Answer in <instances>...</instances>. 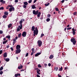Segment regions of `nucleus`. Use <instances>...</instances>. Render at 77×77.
<instances>
[{
    "label": "nucleus",
    "mask_w": 77,
    "mask_h": 77,
    "mask_svg": "<svg viewBox=\"0 0 77 77\" xmlns=\"http://www.w3.org/2000/svg\"><path fill=\"white\" fill-rule=\"evenodd\" d=\"M32 13L34 15H37V17H40L41 13V12H39V10H37L36 11H35V10H33Z\"/></svg>",
    "instance_id": "nucleus-1"
},
{
    "label": "nucleus",
    "mask_w": 77,
    "mask_h": 77,
    "mask_svg": "<svg viewBox=\"0 0 77 77\" xmlns=\"http://www.w3.org/2000/svg\"><path fill=\"white\" fill-rule=\"evenodd\" d=\"M71 41L73 43L74 45H75V44H76V40H75V38H72L71 39Z\"/></svg>",
    "instance_id": "nucleus-2"
},
{
    "label": "nucleus",
    "mask_w": 77,
    "mask_h": 77,
    "mask_svg": "<svg viewBox=\"0 0 77 77\" xmlns=\"http://www.w3.org/2000/svg\"><path fill=\"white\" fill-rule=\"evenodd\" d=\"M24 5H23V8H25L27 9V6L28 5V3L26 2H23Z\"/></svg>",
    "instance_id": "nucleus-3"
},
{
    "label": "nucleus",
    "mask_w": 77,
    "mask_h": 77,
    "mask_svg": "<svg viewBox=\"0 0 77 77\" xmlns=\"http://www.w3.org/2000/svg\"><path fill=\"white\" fill-rule=\"evenodd\" d=\"M39 47H41L42 45V42L41 40H38L37 42Z\"/></svg>",
    "instance_id": "nucleus-4"
},
{
    "label": "nucleus",
    "mask_w": 77,
    "mask_h": 77,
    "mask_svg": "<svg viewBox=\"0 0 77 77\" xmlns=\"http://www.w3.org/2000/svg\"><path fill=\"white\" fill-rule=\"evenodd\" d=\"M21 52V49H17L16 50L15 54H17Z\"/></svg>",
    "instance_id": "nucleus-5"
},
{
    "label": "nucleus",
    "mask_w": 77,
    "mask_h": 77,
    "mask_svg": "<svg viewBox=\"0 0 77 77\" xmlns=\"http://www.w3.org/2000/svg\"><path fill=\"white\" fill-rule=\"evenodd\" d=\"M26 35H27L26 32L24 31L22 34V36L23 37H26Z\"/></svg>",
    "instance_id": "nucleus-6"
},
{
    "label": "nucleus",
    "mask_w": 77,
    "mask_h": 77,
    "mask_svg": "<svg viewBox=\"0 0 77 77\" xmlns=\"http://www.w3.org/2000/svg\"><path fill=\"white\" fill-rule=\"evenodd\" d=\"M14 9H15V8H14V7L10 8L9 9V11H10V12H12V11H14Z\"/></svg>",
    "instance_id": "nucleus-7"
},
{
    "label": "nucleus",
    "mask_w": 77,
    "mask_h": 77,
    "mask_svg": "<svg viewBox=\"0 0 77 77\" xmlns=\"http://www.w3.org/2000/svg\"><path fill=\"white\" fill-rule=\"evenodd\" d=\"M16 49L17 50H20V48H21V46L19 45H17L16 46Z\"/></svg>",
    "instance_id": "nucleus-8"
},
{
    "label": "nucleus",
    "mask_w": 77,
    "mask_h": 77,
    "mask_svg": "<svg viewBox=\"0 0 77 77\" xmlns=\"http://www.w3.org/2000/svg\"><path fill=\"white\" fill-rule=\"evenodd\" d=\"M33 33L34 34H35L36 35H38V31L34 30L33 32Z\"/></svg>",
    "instance_id": "nucleus-9"
},
{
    "label": "nucleus",
    "mask_w": 77,
    "mask_h": 77,
    "mask_svg": "<svg viewBox=\"0 0 77 77\" xmlns=\"http://www.w3.org/2000/svg\"><path fill=\"white\" fill-rule=\"evenodd\" d=\"M23 65H22L21 64H20V66L18 67V69H22V68H23Z\"/></svg>",
    "instance_id": "nucleus-10"
},
{
    "label": "nucleus",
    "mask_w": 77,
    "mask_h": 77,
    "mask_svg": "<svg viewBox=\"0 0 77 77\" xmlns=\"http://www.w3.org/2000/svg\"><path fill=\"white\" fill-rule=\"evenodd\" d=\"M41 54V53L40 52V53H38L35 54V57H37V56H38L39 55H40Z\"/></svg>",
    "instance_id": "nucleus-11"
},
{
    "label": "nucleus",
    "mask_w": 77,
    "mask_h": 77,
    "mask_svg": "<svg viewBox=\"0 0 77 77\" xmlns=\"http://www.w3.org/2000/svg\"><path fill=\"white\" fill-rule=\"evenodd\" d=\"M21 75L20 74H19V73H17V74H15L14 76L16 77H18V76L19 77H20V76Z\"/></svg>",
    "instance_id": "nucleus-12"
},
{
    "label": "nucleus",
    "mask_w": 77,
    "mask_h": 77,
    "mask_svg": "<svg viewBox=\"0 0 77 77\" xmlns=\"http://www.w3.org/2000/svg\"><path fill=\"white\" fill-rule=\"evenodd\" d=\"M3 56L4 57H7V53L6 52L4 53L3 54Z\"/></svg>",
    "instance_id": "nucleus-13"
},
{
    "label": "nucleus",
    "mask_w": 77,
    "mask_h": 77,
    "mask_svg": "<svg viewBox=\"0 0 77 77\" xmlns=\"http://www.w3.org/2000/svg\"><path fill=\"white\" fill-rule=\"evenodd\" d=\"M54 57V56L53 55H51L49 57V59H53Z\"/></svg>",
    "instance_id": "nucleus-14"
},
{
    "label": "nucleus",
    "mask_w": 77,
    "mask_h": 77,
    "mask_svg": "<svg viewBox=\"0 0 77 77\" xmlns=\"http://www.w3.org/2000/svg\"><path fill=\"white\" fill-rule=\"evenodd\" d=\"M32 9H36V7L35 6V5H33L32 6Z\"/></svg>",
    "instance_id": "nucleus-15"
},
{
    "label": "nucleus",
    "mask_w": 77,
    "mask_h": 77,
    "mask_svg": "<svg viewBox=\"0 0 77 77\" xmlns=\"http://www.w3.org/2000/svg\"><path fill=\"white\" fill-rule=\"evenodd\" d=\"M18 27L20 28V29H21L23 28V25L22 24H20V26H18Z\"/></svg>",
    "instance_id": "nucleus-16"
},
{
    "label": "nucleus",
    "mask_w": 77,
    "mask_h": 77,
    "mask_svg": "<svg viewBox=\"0 0 77 77\" xmlns=\"http://www.w3.org/2000/svg\"><path fill=\"white\" fill-rule=\"evenodd\" d=\"M35 29V27L34 26H32V31H34V30Z\"/></svg>",
    "instance_id": "nucleus-17"
},
{
    "label": "nucleus",
    "mask_w": 77,
    "mask_h": 77,
    "mask_svg": "<svg viewBox=\"0 0 77 77\" xmlns=\"http://www.w3.org/2000/svg\"><path fill=\"white\" fill-rule=\"evenodd\" d=\"M4 14L5 15H8V12H7V11H5L4 12Z\"/></svg>",
    "instance_id": "nucleus-18"
},
{
    "label": "nucleus",
    "mask_w": 77,
    "mask_h": 77,
    "mask_svg": "<svg viewBox=\"0 0 77 77\" xmlns=\"http://www.w3.org/2000/svg\"><path fill=\"white\" fill-rule=\"evenodd\" d=\"M12 26V24L10 23L8 26V28H11V27Z\"/></svg>",
    "instance_id": "nucleus-19"
},
{
    "label": "nucleus",
    "mask_w": 77,
    "mask_h": 77,
    "mask_svg": "<svg viewBox=\"0 0 77 77\" xmlns=\"http://www.w3.org/2000/svg\"><path fill=\"white\" fill-rule=\"evenodd\" d=\"M9 60H10V59L9 58H7L5 60L6 61V62H9Z\"/></svg>",
    "instance_id": "nucleus-20"
},
{
    "label": "nucleus",
    "mask_w": 77,
    "mask_h": 77,
    "mask_svg": "<svg viewBox=\"0 0 77 77\" xmlns=\"http://www.w3.org/2000/svg\"><path fill=\"white\" fill-rule=\"evenodd\" d=\"M8 42V40H6L5 41H4L3 42V44H6V42Z\"/></svg>",
    "instance_id": "nucleus-21"
},
{
    "label": "nucleus",
    "mask_w": 77,
    "mask_h": 77,
    "mask_svg": "<svg viewBox=\"0 0 77 77\" xmlns=\"http://www.w3.org/2000/svg\"><path fill=\"white\" fill-rule=\"evenodd\" d=\"M7 17H8L6 16V15H4L3 16V18H7Z\"/></svg>",
    "instance_id": "nucleus-22"
},
{
    "label": "nucleus",
    "mask_w": 77,
    "mask_h": 77,
    "mask_svg": "<svg viewBox=\"0 0 77 77\" xmlns=\"http://www.w3.org/2000/svg\"><path fill=\"white\" fill-rule=\"evenodd\" d=\"M50 5V3H48V4H45V6H48L49 5Z\"/></svg>",
    "instance_id": "nucleus-23"
},
{
    "label": "nucleus",
    "mask_w": 77,
    "mask_h": 77,
    "mask_svg": "<svg viewBox=\"0 0 77 77\" xmlns=\"http://www.w3.org/2000/svg\"><path fill=\"white\" fill-rule=\"evenodd\" d=\"M8 7L9 8H14V7H13L12 5H8Z\"/></svg>",
    "instance_id": "nucleus-24"
},
{
    "label": "nucleus",
    "mask_w": 77,
    "mask_h": 77,
    "mask_svg": "<svg viewBox=\"0 0 77 77\" xmlns=\"http://www.w3.org/2000/svg\"><path fill=\"white\" fill-rule=\"evenodd\" d=\"M50 18H48L47 19L46 21H47V22H48L50 21Z\"/></svg>",
    "instance_id": "nucleus-25"
},
{
    "label": "nucleus",
    "mask_w": 77,
    "mask_h": 77,
    "mask_svg": "<svg viewBox=\"0 0 77 77\" xmlns=\"http://www.w3.org/2000/svg\"><path fill=\"white\" fill-rule=\"evenodd\" d=\"M3 69V67L2 66L0 68V71H2Z\"/></svg>",
    "instance_id": "nucleus-26"
},
{
    "label": "nucleus",
    "mask_w": 77,
    "mask_h": 77,
    "mask_svg": "<svg viewBox=\"0 0 77 77\" xmlns=\"http://www.w3.org/2000/svg\"><path fill=\"white\" fill-rule=\"evenodd\" d=\"M72 30L73 31V32H75V31H76V30H77L76 29H74V28H72Z\"/></svg>",
    "instance_id": "nucleus-27"
},
{
    "label": "nucleus",
    "mask_w": 77,
    "mask_h": 77,
    "mask_svg": "<svg viewBox=\"0 0 77 77\" xmlns=\"http://www.w3.org/2000/svg\"><path fill=\"white\" fill-rule=\"evenodd\" d=\"M21 36V33H20V34H18V37L19 38H20Z\"/></svg>",
    "instance_id": "nucleus-28"
},
{
    "label": "nucleus",
    "mask_w": 77,
    "mask_h": 77,
    "mask_svg": "<svg viewBox=\"0 0 77 77\" xmlns=\"http://www.w3.org/2000/svg\"><path fill=\"white\" fill-rule=\"evenodd\" d=\"M10 38H11V37H10V36L8 35V36H6V38H8V39H9Z\"/></svg>",
    "instance_id": "nucleus-29"
},
{
    "label": "nucleus",
    "mask_w": 77,
    "mask_h": 77,
    "mask_svg": "<svg viewBox=\"0 0 77 77\" xmlns=\"http://www.w3.org/2000/svg\"><path fill=\"white\" fill-rule=\"evenodd\" d=\"M32 2V0H29L28 1V3H31Z\"/></svg>",
    "instance_id": "nucleus-30"
},
{
    "label": "nucleus",
    "mask_w": 77,
    "mask_h": 77,
    "mask_svg": "<svg viewBox=\"0 0 77 77\" xmlns=\"http://www.w3.org/2000/svg\"><path fill=\"white\" fill-rule=\"evenodd\" d=\"M55 10L56 11H59V8H55Z\"/></svg>",
    "instance_id": "nucleus-31"
},
{
    "label": "nucleus",
    "mask_w": 77,
    "mask_h": 77,
    "mask_svg": "<svg viewBox=\"0 0 77 77\" xmlns=\"http://www.w3.org/2000/svg\"><path fill=\"white\" fill-rule=\"evenodd\" d=\"M72 33H73V35H75V34L76 32L75 31H72Z\"/></svg>",
    "instance_id": "nucleus-32"
},
{
    "label": "nucleus",
    "mask_w": 77,
    "mask_h": 77,
    "mask_svg": "<svg viewBox=\"0 0 77 77\" xmlns=\"http://www.w3.org/2000/svg\"><path fill=\"white\" fill-rule=\"evenodd\" d=\"M4 9V8L3 7H0V10H3Z\"/></svg>",
    "instance_id": "nucleus-33"
},
{
    "label": "nucleus",
    "mask_w": 77,
    "mask_h": 77,
    "mask_svg": "<svg viewBox=\"0 0 77 77\" xmlns=\"http://www.w3.org/2000/svg\"><path fill=\"white\" fill-rule=\"evenodd\" d=\"M13 41L14 42H15V43H16L17 42V41H16V39L15 38H14Z\"/></svg>",
    "instance_id": "nucleus-34"
},
{
    "label": "nucleus",
    "mask_w": 77,
    "mask_h": 77,
    "mask_svg": "<svg viewBox=\"0 0 77 77\" xmlns=\"http://www.w3.org/2000/svg\"><path fill=\"white\" fill-rule=\"evenodd\" d=\"M38 68H41L42 67V66H41V65L38 64Z\"/></svg>",
    "instance_id": "nucleus-35"
},
{
    "label": "nucleus",
    "mask_w": 77,
    "mask_h": 77,
    "mask_svg": "<svg viewBox=\"0 0 77 77\" xmlns=\"http://www.w3.org/2000/svg\"><path fill=\"white\" fill-rule=\"evenodd\" d=\"M19 23H20V24H22V23H23V22L22 21V20H21L20 21Z\"/></svg>",
    "instance_id": "nucleus-36"
},
{
    "label": "nucleus",
    "mask_w": 77,
    "mask_h": 77,
    "mask_svg": "<svg viewBox=\"0 0 77 77\" xmlns=\"http://www.w3.org/2000/svg\"><path fill=\"white\" fill-rule=\"evenodd\" d=\"M55 69L56 70V71H57L58 70V67L55 68Z\"/></svg>",
    "instance_id": "nucleus-37"
},
{
    "label": "nucleus",
    "mask_w": 77,
    "mask_h": 77,
    "mask_svg": "<svg viewBox=\"0 0 77 77\" xmlns=\"http://www.w3.org/2000/svg\"><path fill=\"white\" fill-rule=\"evenodd\" d=\"M51 16V14H48L47 16V17H48V18H50Z\"/></svg>",
    "instance_id": "nucleus-38"
},
{
    "label": "nucleus",
    "mask_w": 77,
    "mask_h": 77,
    "mask_svg": "<svg viewBox=\"0 0 77 77\" xmlns=\"http://www.w3.org/2000/svg\"><path fill=\"white\" fill-rule=\"evenodd\" d=\"M77 14V12H75L73 13V15H76V14Z\"/></svg>",
    "instance_id": "nucleus-39"
},
{
    "label": "nucleus",
    "mask_w": 77,
    "mask_h": 77,
    "mask_svg": "<svg viewBox=\"0 0 77 77\" xmlns=\"http://www.w3.org/2000/svg\"><path fill=\"white\" fill-rule=\"evenodd\" d=\"M41 71V70L40 69H38L37 70V72H38Z\"/></svg>",
    "instance_id": "nucleus-40"
},
{
    "label": "nucleus",
    "mask_w": 77,
    "mask_h": 77,
    "mask_svg": "<svg viewBox=\"0 0 77 77\" xmlns=\"http://www.w3.org/2000/svg\"><path fill=\"white\" fill-rule=\"evenodd\" d=\"M31 50L32 52H34V51H35V49H34V48H32V49Z\"/></svg>",
    "instance_id": "nucleus-41"
},
{
    "label": "nucleus",
    "mask_w": 77,
    "mask_h": 77,
    "mask_svg": "<svg viewBox=\"0 0 77 77\" xmlns=\"http://www.w3.org/2000/svg\"><path fill=\"white\" fill-rule=\"evenodd\" d=\"M72 29V28L71 27H70V28H67V30H71Z\"/></svg>",
    "instance_id": "nucleus-42"
},
{
    "label": "nucleus",
    "mask_w": 77,
    "mask_h": 77,
    "mask_svg": "<svg viewBox=\"0 0 77 77\" xmlns=\"http://www.w3.org/2000/svg\"><path fill=\"white\" fill-rule=\"evenodd\" d=\"M44 36V34H42L41 35V38H42Z\"/></svg>",
    "instance_id": "nucleus-43"
},
{
    "label": "nucleus",
    "mask_w": 77,
    "mask_h": 77,
    "mask_svg": "<svg viewBox=\"0 0 77 77\" xmlns=\"http://www.w3.org/2000/svg\"><path fill=\"white\" fill-rule=\"evenodd\" d=\"M2 53H3V51L2 50H1L0 51V54H2Z\"/></svg>",
    "instance_id": "nucleus-44"
},
{
    "label": "nucleus",
    "mask_w": 77,
    "mask_h": 77,
    "mask_svg": "<svg viewBox=\"0 0 77 77\" xmlns=\"http://www.w3.org/2000/svg\"><path fill=\"white\" fill-rule=\"evenodd\" d=\"M20 28H17V31H20Z\"/></svg>",
    "instance_id": "nucleus-45"
},
{
    "label": "nucleus",
    "mask_w": 77,
    "mask_h": 77,
    "mask_svg": "<svg viewBox=\"0 0 77 77\" xmlns=\"http://www.w3.org/2000/svg\"><path fill=\"white\" fill-rule=\"evenodd\" d=\"M29 56V53H27L26 55V57H27Z\"/></svg>",
    "instance_id": "nucleus-46"
},
{
    "label": "nucleus",
    "mask_w": 77,
    "mask_h": 77,
    "mask_svg": "<svg viewBox=\"0 0 77 77\" xmlns=\"http://www.w3.org/2000/svg\"><path fill=\"white\" fill-rule=\"evenodd\" d=\"M63 70V69H62V67L61 66V68L60 69V71H62V70Z\"/></svg>",
    "instance_id": "nucleus-47"
},
{
    "label": "nucleus",
    "mask_w": 77,
    "mask_h": 77,
    "mask_svg": "<svg viewBox=\"0 0 77 77\" xmlns=\"http://www.w3.org/2000/svg\"><path fill=\"white\" fill-rule=\"evenodd\" d=\"M3 74V71H0V74L1 75Z\"/></svg>",
    "instance_id": "nucleus-48"
},
{
    "label": "nucleus",
    "mask_w": 77,
    "mask_h": 77,
    "mask_svg": "<svg viewBox=\"0 0 77 77\" xmlns=\"http://www.w3.org/2000/svg\"><path fill=\"white\" fill-rule=\"evenodd\" d=\"M35 30L36 31H38V28H37V27H35Z\"/></svg>",
    "instance_id": "nucleus-49"
},
{
    "label": "nucleus",
    "mask_w": 77,
    "mask_h": 77,
    "mask_svg": "<svg viewBox=\"0 0 77 77\" xmlns=\"http://www.w3.org/2000/svg\"><path fill=\"white\" fill-rule=\"evenodd\" d=\"M3 33V31L2 30H0V34H2Z\"/></svg>",
    "instance_id": "nucleus-50"
},
{
    "label": "nucleus",
    "mask_w": 77,
    "mask_h": 77,
    "mask_svg": "<svg viewBox=\"0 0 77 77\" xmlns=\"http://www.w3.org/2000/svg\"><path fill=\"white\" fill-rule=\"evenodd\" d=\"M21 21L22 22H23V21H25V20L24 19H21Z\"/></svg>",
    "instance_id": "nucleus-51"
},
{
    "label": "nucleus",
    "mask_w": 77,
    "mask_h": 77,
    "mask_svg": "<svg viewBox=\"0 0 77 77\" xmlns=\"http://www.w3.org/2000/svg\"><path fill=\"white\" fill-rule=\"evenodd\" d=\"M65 2V0H63L62 1H61V3H63Z\"/></svg>",
    "instance_id": "nucleus-52"
},
{
    "label": "nucleus",
    "mask_w": 77,
    "mask_h": 77,
    "mask_svg": "<svg viewBox=\"0 0 77 77\" xmlns=\"http://www.w3.org/2000/svg\"><path fill=\"white\" fill-rule=\"evenodd\" d=\"M42 17H41V18H40V19L41 20H42V19H43V15H42Z\"/></svg>",
    "instance_id": "nucleus-53"
},
{
    "label": "nucleus",
    "mask_w": 77,
    "mask_h": 77,
    "mask_svg": "<svg viewBox=\"0 0 77 77\" xmlns=\"http://www.w3.org/2000/svg\"><path fill=\"white\" fill-rule=\"evenodd\" d=\"M18 2V0H15V3H17V2Z\"/></svg>",
    "instance_id": "nucleus-54"
},
{
    "label": "nucleus",
    "mask_w": 77,
    "mask_h": 77,
    "mask_svg": "<svg viewBox=\"0 0 77 77\" xmlns=\"http://www.w3.org/2000/svg\"><path fill=\"white\" fill-rule=\"evenodd\" d=\"M45 67H46L47 66V64H45Z\"/></svg>",
    "instance_id": "nucleus-55"
},
{
    "label": "nucleus",
    "mask_w": 77,
    "mask_h": 77,
    "mask_svg": "<svg viewBox=\"0 0 77 77\" xmlns=\"http://www.w3.org/2000/svg\"><path fill=\"white\" fill-rule=\"evenodd\" d=\"M37 1V0H35L34 1V2H33V3H36V1Z\"/></svg>",
    "instance_id": "nucleus-56"
},
{
    "label": "nucleus",
    "mask_w": 77,
    "mask_h": 77,
    "mask_svg": "<svg viewBox=\"0 0 77 77\" xmlns=\"http://www.w3.org/2000/svg\"><path fill=\"white\" fill-rule=\"evenodd\" d=\"M58 77H62V76H61V75H60L59 74L58 75Z\"/></svg>",
    "instance_id": "nucleus-57"
},
{
    "label": "nucleus",
    "mask_w": 77,
    "mask_h": 77,
    "mask_svg": "<svg viewBox=\"0 0 77 77\" xmlns=\"http://www.w3.org/2000/svg\"><path fill=\"white\" fill-rule=\"evenodd\" d=\"M33 52H32L31 53V56H32V55H33Z\"/></svg>",
    "instance_id": "nucleus-58"
},
{
    "label": "nucleus",
    "mask_w": 77,
    "mask_h": 77,
    "mask_svg": "<svg viewBox=\"0 0 77 77\" xmlns=\"http://www.w3.org/2000/svg\"><path fill=\"white\" fill-rule=\"evenodd\" d=\"M11 51H13L14 50V49L12 47L11 48Z\"/></svg>",
    "instance_id": "nucleus-59"
},
{
    "label": "nucleus",
    "mask_w": 77,
    "mask_h": 77,
    "mask_svg": "<svg viewBox=\"0 0 77 77\" xmlns=\"http://www.w3.org/2000/svg\"><path fill=\"white\" fill-rule=\"evenodd\" d=\"M63 57H64V56H65V55L64 54V53H62V56Z\"/></svg>",
    "instance_id": "nucleus-60"
},
{
    "label": "nucleus",
    "mask_w": 77,
    "mask_h": 77,
    "mask_svg": "<svg viewBox=\"0 0 77 77\" xmlns=\"http://www.w3.org/2000/svg\"><path fill=\"white\" fill-rule=\"evenodd\" d=\"M48 66H51V63H49L48 64Z\"/></svg>",
    "instance_id": "nucleus-61"
},
{
    "label": "nucleus",
    "mask_w": 77,
    "mask_h": 77,
    "mask_svg": "<svg viewBox=\"0 0 77 77\" xmlns=\"http://www.w3.org/2000/svg\"><path fill=\"white\" fill-rule=\"evenodd\" d=\"M38 69H39L37 68H36L35 69V70H38Z\"/></svg>",
    "instance_id": "nucleus-62"
},
{
    "label": "nucleus",
    "mask_w": 77,
    "mask_h": 77,
    "mask_svg": "<svg viewBox=\"0 0 77 77\" xmlns=\"http://www.w3.org/2000/svg\"><path fill=\"white\" fill-rule=\"evenodd\" d=\"M6 47H7V48H9V45H8Z\"/></svg>",
    "instance_id": "nucleus-63"
},
{
    "label": "nucleus",
    "mask_w": 77,
    "mask_h": 77,
    "mask_svg": "<svg viewBox=\"0 0 77 77\" xmlns=\"http://www.w3.org/2000/svg\"><path fill=\"white\" fill-rule=\"evenodd\" d=\"M37 77H40V75L37 74Z\"/></svg>",
    "instance_id": "nucleus-64"
}]
</instances>
